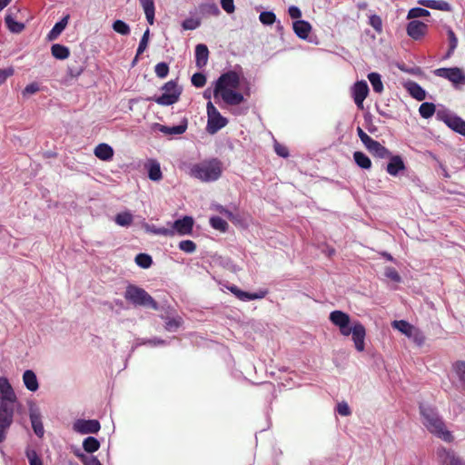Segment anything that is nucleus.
I'll return each mask as SVG.
<instances>
[{"label":"nucleus","mask_w":465,"mask_h":465,"mask_svg":"<svg viewBox=\"0 0 465 465\" xmlns=\"http://www.w3.org/2000/svg\"><path fill=\"white\" fill-rule=\"evenodd\" d=\"M114 223L121 227H129L134 222V215L131 211L126 210L117 213L114 218Z\"/></svg>","instance_id":"28"},{"label":"nucleus","mask_w":465,"mask_h":465,"mask_svg":"<svg viewBox=\"0 0 465 465\" xmlns=\"http://www.w3.org/2000/svg\"><path fill=\"white\" fill-rule=\"evenodd\" d=\"M223 172V162L217 157L205 159L200 163H193L189 167V175L203 183L218 181Z\"/></svg>","instance_id":"4"},{"label":"nucleus","mask_w":465,"mask_h":465,"mask_svg":"<svg viewBox=\"0 0 465 465\" xmlns=\"http://www.w3.org/2000/svg\"><path fill=\"white\" fill-rule=\"evenodd\" d=\"M439 456L441 465H465V460L451 450L443 449Z\"/></svg>","instance_id":"21"},{"label":"nucleus","mask_w":465,"mask_h":465,"mask_svg":"<svg viewBox=\"0 0 465 465\" xmlns=\"http://www.w3.org/2000/svg\"><path fill=\"white\" fill-rule=\"evenodd\" d=\"M220 4L227 14H232L235 10L234 0H220Z\"/></svg>","instance_id":"61"},{"label":"nucleus","mask_w":465,"mask_h":465,"mask_svg":"<svg viewBox=\"0 0 465 465\" xmlns=\"http://www.w3.org/2000/svg\"><path fill=\"white\" fill-rule=\"evenodd\" d=\"M124 297L135 307H145L159 310V303L142 287L129 283L124 291Z\"/></svg>","instance_id":"5"},{"label":"nucleus","mask_w":465,"mask_h":465,"mask_svg":"<svg viewBox=\"0 0 465 465\" xmlns=\"http://www.w3.org/2000/svg\"><path fill=\"white\" fill-rule=\"evenodd\" d=\"M292 30L297 37L302 40H308L312 31V25L303 19L292 22Z\"/></svg>","instance_id":"22"},{"label":"nucleus","mask_w":465,"mask_h":465,"mask_svg":"<svg viewBox=\"0 0 465 465\" xmlns=\"http://www.w3.org/2000/svg\"><path fill=\"white\" fill-rule=\"evenodd\" d=\"M403 87L413 99L419 102L424 101L427 97V91L415 81H405Z\"/></svg>","instance_id":"19"},{"label":"nucleus","mask_w":465,"mask_h":465,"mask_svg":"<svg viewBox=\"0 0 465 465\" xmlns=\"http://www.w3.org/2000/svg\"><path fill=\"white\" fill-rule=\"evenodd\" d=\"M431 9L439 10V11L450 12V11H452V6H451L450 4H449L446 1L433 0V5H432V8Z\"/></svg>","instance_id":"56"},{"label":"nucleus","mask_w":465,"mask_h":465,"mask_svg":"<svg viewBox=\"0 0 465 465\" xmlns=\"http://www.w3.org/2000/svg\"><path fill=\"white\" fill-rule=\"evenodd\" d=\"M384 275L387 278H389L390 280H391L392 282H397V283H400L402 281L401 274L394 267H391V266L386 267L384 270Z\"/></svg>","instance_id":"52"},{"label":"nucleus","mask_w":465,"mask_h":465,"mask_svg":"<svg viewBox=\"0 0 465 465\" xmlns=\"http://www.w3.org/2000/svg\"><path fill=\"white\" fill-rule=\"evenodd\" d=\"M410 339H412L414 341V342L417 343L418 345L423 344L424 340H425L423 333L416 327H415V332H413V335L411 336Z\"/></svg>","instance_id":"63"},{"label":"nucleus","mask_w":465,"mask_h":465,"mask_svg":"<svg viewBox=\"0 0 465 465\" xmlns=\"http://www.w3.org/2000/svg\"><path fill=\"white\" fill-rule=\"evenodd\" d=\"M329 321L339 328L343 336H352L355 349L363 351L365 349L366 329L360 321L351 322V316L341 310H334L329 314Z\"/></svg>","instance_id":"2"},{"label":"nucleus","mask_w":465,"mask_h":465,"mask_svg":"<svg viewBox=\"0 0 465 465\" xmlns=\"http://www.w3.org/2000/svg\"><path fill=\"white\" fill-rule=\"evenodd\" d=\"M419 409L422 424L431 434L446 442L453 440L454 437L451 431L446 429L444 420L435 407L420 403Z\"/></svg>","instance_id":"3"},{"label":"nucleus","mask_w":465,"mask_h":465,"mask_svg":"<svg viewBox=\"0 0 465 465\" xmlns=\"http://www.w3.org/2000/svg\"><path fill=\"white\" fill-rule=\"evenodd\" d=\"M188 128V119L186 117H183L178 124H174L172 126L161 124L158 123H154L153 124V129L159 131L166 135L175 136L181 135L186 132Z\"/></svg>","instance_id":"14"},{"label":"nucleus","mask_w":465,"mask_h":465,"mask_svg":"<svg viewBox=\"0 0 465 465\" xmlns=\"http://www.w3.org/2000/svg\"><path fill=\"white\" fill-rule=\"evenodd\" d=\"M134 262L142 269H149L153 263V257L146 252H139L135 255Z\"/></svg>","instance_id":"38"},{"label":"nucleus","mask_w":465,"mask_h":465,"mask_svg":"<svg viewBox=\"0 0 465 465\" xmlns=\"http://www.w3.org/2000/svg\"><path fill=\"white\" fill-rule=\"evenodd\" d=\"M31 430L35 436L42 439L45 435V428L42 420V414L37 404L31 401Z\"/></svg>","instance_id":"15"},{"label":"nucleus","mask_w":465,"mask_h":465,"mask_svg":"<svg viewBox=\"0 0 465 465\" xmlns=\"http://www.w3.org/2000/svg\"><path fill=\"white\" fill-rule=\"evenodd\" d=\"M170 71L169 64L166 62H160L154 66V73L157 77L164 79L167 77Z\"/></svg>","instance_id":"50"},{"label":"nucleus","mask_w":465,"mask_h":465,"mask_svg":"<svg viewBox=\"0 0 465 465\" xmlns=\"http://www.w3.org/2000/svg\"><path fill=\"white\" fill-rule=\"evenodd\" d=\"M73 430L81 435L96 434L101 430V424L95 419H77L73 423Z\"/></svg>","instance_id":"13"},{"label":"nucleus","mask_w":465,"mask_h":465,"mask_svg":"<svg viewBox=\"0 0 465 465\" xmlns=\"http://www.w3.org/2000/svg\"><path fill=\"white\" fill-rule=\"evenodd\" d=\"M74 454L79 459L83 465H103L96 456L87 455L76 449Z\"/></svg>","instance_id":"36"},{"label":"nucleus","mask_w":465,"mask_h":465,"mask_svg":"<svg viewBox=\"0 0 465 465\" xmlns=\"http://www.w3.org/2000/svg\"><path fill=\"white\" fill-rule=\"evenodd\" d=\"M64 28H63V26H61V25L58 22H56L47 34V40L54 41L57 39L59 35L64 32Z\"/></svg>","instance_id":"54"},{"label":"nucleus","mask_w":465,"mask_h":465,"mask_svg":"<svg viewBox=\"0 0 465 465\" xmlns=\"http://www.w3.org/2000/svg\"><path fill=\"white\" fill-rule=\"evenodd\" d=\"M171 236L179 235H190L193 233L194 219L190 215H183L173 222H169Z\"/></svg>","instance_id":"11"},{"label":"nucleus","mask_w":465,"mask_h":465,"mask_svg":"<svg viewBox=\"0 0 465 465\" xmlns=\"http://www.w3.org/2000/svg\"><path fill=\"white\" fill-rule=\"evenodd\" d=\"M352 156L355 164L361 169L370 170L371 168V160L364 152L355 151Z\"/></svg>","instance_id":"27"},{"label":"nucleus","mask_w":465,"mask_h":465,"mask_svg":"<svg viewBox=\"0 0 465 465\" xmlns=\"http://www.w3.org/2000/svg\"><path fill=\"white\" fill-rule=\"evenodd\" d=\"M391 327L408 338L415 332V326L406 320H395L391 322Z\"/></svg>","instance_id":"25"},{"label":"nucleus","mask_w":465,"mask_h":465,"mask_svg":"<svg viewBox=\"0 0 465 465\" xmlns=\"http://www.w3.org/2000/svg\"><path fill=\"white\" fill-rule=\"evenodd\" d=\"M5 23L7 28L12 33H20L24 30L25 25L19 22H16L11 14H8L5 17Z\"/></svg>","instance_id":"41"},{"label":"nucleus","mask_w":465,"mask_h":465,"mask_svg":"<svg viewBox=\"0 0 465 465\" xmlns=\"http://www.w3.org/2000/svg\"><path fill=\"white\" fill-rule=\"evenodd\" d=\"M370 89L365 80L356 81L351 87V96L355 104L361 108L363 102L369 94Z\"/></svg>","instance_id":"16"},{"label":"nucleus","mask_w":465,"mask_h":465,"mask_svg":"<svg viewBox=\"0 0 465 465\" xmlns=\"http://www.w3.org/2000/svg\"><path fill=\"white\" fill-rule=\"evenodd\" d=\"M145 18L150 25H153L155 21V5L153 0H139Z\"/></svg>","instance_id":"26"},{"label":"nucleus","mask_w":465,"mask_h":465,"mask_svg":"<svg viewBox=\"0 0 465 465\" xmlns=\"http://www.w3.org/2000/svg\"><path fill=\"white\" fill-rule=\"evenodd\" d=\"M83 449L86 453L93 454L100 449L101 443L100 440L94 437L88 436L83 440Z\"/></svg>","instance_id":"32"},{"label":"nucleus","mask_w":465,"mask_h":465,"mask_svg":"<svg viewBox=\"0 0 465 465\" xmlns=\"http://www.w3.org/2000/svg\"><path fill=\"white\" fill-rule=\"evenodd\" d=\"M14 72L15 70L11 66L0 69V84H4L8 77L12 76L14 74Z\"/></svg>","instance_id":"62"},{"label":"nucleus","mask_w":465,"mask_h":465,"mask_svg":"<svg viewBox=\"0 0 465 465\" xmlns=\"http://www.w3.org/2000/svg\"><path fill=\"white\" fill-rule=\"evenodd\" d=\"M386 159L389 161L385 170L390 175L397 177L401 172L406 170V163L401 154H393L391 153V155Z\"/></svg>","instance_id":"17"},{"label":"nucleus","mask_w":465,"mask_h":465,"mask_svg":"<svg viewBox=\"0 0 465 465\" xmlns=\"http://www.w3.org/2000/svg\"><path fill=\"white\" fill-rule=\"evenodd\" d=\"M288 15L293 21L301 20L302 15L301 9L296 5L289 6Z\"/></svg>","instance_id":"60"},{"label":"nucleus","mask_w":465,"mask_h":465,"mask_svg":"<svg viewBox=\"0 0 465 465\" xmlns=\"http://www.w3.org/2000/svg\"><path fill=\"white\" fill-rule=\"evenodd\" d=\"M335 411L339 415L343 417L349 416L351 413V408L346 401L339 402L336 405Z\"/></svg>","instance_id":"57"},{"label":"nucleus","mask_w":465,"mask_h":465,"mask_svg":"<svg viewBox=\"0 0 465 465\" xmlns=\"http://www.w3.org/2000/svg\"><path fill=\"white\" fill-rule=\"evenodd\" d=\"M437 106L432 102H423L419 107V114L423 119H430L434 114L437 117Z\"/></svg>","instance_id":"29"},{"label":"nucleus","mask_w":465,"mask_h":465,"mask_svg":"<svg viewBox=\"0 0 465 465\" xmlns=\"http://www.w3.org/2000/svg\"><path fill=\"white\" fill-rule=\"evenodd\" d=\"M430 15V12L427 10L426 8L416 6L412 7L408 11L407 14V19L411 20H417V18L420 17H426Z\"/></svg>","instance_id":"44"},{"label":"nucleus","mask_w":465,"mask_h":465,"mask_svg":"<svg viewBox=\"0 0 465 465\" xmlns=\"http://www.w3.org/2000/svg\"><path fill=\"white\" fill-rule=\"evenodd\" d=\"M94 153L99 160L108 162L114 158V151L108 143H101L95 146Z\"/></svg>","instance_id":"24"},{"label":"nucleus","mask_w":465,"mask_h":465,"mask_svg":"<svg viewBox=\"0 0 465 465\" xmlns=\"http://www.w3.org/2000/svg\"><path fill=\"white\" fill-rule=\"evenodd\" d=\"M51 54L57 60H65L70 55V49L63 44H53L51 45Z\"/></svg>","instance_id":"30"},{"label":"nucleus","mask_w":465,"mask_h":465,"mask_svg":"<svg viewBox=\"0 0 465 465\" xmlns=\"http://www.w3.org/2000/svg\"><path fill=\"white\" fill-rule=\"evenodd\" d=\"M170 342L166 340H163L160 337H152V338H139L136 340V345H147L150 347H161L166 346Z\"/></svg>","instance_id":"34"},{"label":"nucleus","mask_w":465,"mask_h":465,"mask_svg":"<svg viewBox=\"0 0 465 465\" xmlns=\"http://www.w3.org/2000/svg\"><path fill=\"white\" fill-rule=\"evenodd\" d=\"M427 29L428 25L420 20L411 19L406 25L407 35L416 41L420 40L426 35Z\"/></svg>","instance_id":"18"},{"label":"nucleus","mask_w":465,"mask_h":465,"mask_svg":"<svg viewBox=\"0 0 465 465\" xmlns=\"http://www.w3.org/2000/svg\"><path fill=\"white\" fill-rule=\"evenodd\" d=\"M112 28L114 32L124 36L129 35L131 33L130 25L121 19L114 20L112 24Z\"/></svg>","instance_id":"40"},{"label":"nucleus","mask_w":465,"mask_h":465,"mask_svg":"<svg viewBox=\"0 0 465 465\" xmlns=\"http://www.w3.org/2000/svg\"><path fill=\"white\" fill-rule=\"evenodd\" d=\"M242 71L240 65L223 72L213 82V98L216 104L220 99L228 105H239L245 101L244 94L238 89L241 86Z\"/></svg>","instance_id":"1"},{"label":"nucleus","mask_w":465,"mask_h":465,"mask_svg":"<svg viewBox=\"0 0 465 465\" xmlns=\"http://www.w3.org/2000/svg\"><path fill=\"white\" fill-rule=\"evenodd\" d=\"M463 390L465 391V361H457L452 365Z\"/></svg>","instance_id":"42"},{"label":"nucleus","mask_w":465,"mask_h":465,"mask_svg":"<svg viewBox=\"0 0 465 465\" xmlns=\"http://www.w3.org/2000/svg\"><path fill=\"white\" fill-rule=\"evenodd\" d=\"M178 247L186 253H193L196 250V243L192 240H183L179 242Z\"/></svg>","instance_id":"53"},{"label":"nucleus","mask_w":465,"mask_h":465,"mask_svg":"<svg viewBox=\"0 0 465 465\" xmlns=\"http://www.w3.org/2000/svg\"><path fill=\"white\" fill-rule=\"evenodd\" d=\"M149 40H150V29L146 28V30L143 32V34L139 41V45L136 49L137 56H141L143 54V52L146 50V48L148 47Z\"/></svg>","instance_id":"47"},{"label":"nucleus","mask_w":465,"mask_h":465,"mask_svg":"<svg viewBox=\"0 0 465 465\" xmlns=\"http://www.w3.org/2000/svg\"><path fill=\"white\" fill-rule=\"evenodd\" d=\"M199 10L203 15L218 16L221 14L218 5L213 2L201 4Z\"/></svg>","instance_id":"39"},{"label":"nucleus","mask_w":465,"mask_h":465,"mask_svg":"<svg viewBox=\"0 0 465 465\" xmlns=\"http://www.w3.org/2000/svg\"><path fill=\"white\" fill-rule=\"evenodd\" d=\"M437 120L444 123L452 132L465 137V120L442 104H439Z\"/></svg>","instance_id":"7"},{"label":"nucleus","mask_w":465,"mask_h":465,"mask_svg":"<svg viewBox=\"0 0 465 465\" xmlns=\"http://www.w3.org/2000/svg\"><path fill=\"white\" fill-rule=\"evenodd\" d=\"M367 78L372 87L374 93L381 94L383 91V84L381 75L377 72H371L368 74Z\"/></svg>","instance_id":"35"},{"label":"nucleus","mask_w":465,"mask_h":465,"mask_svg":"<svg viewBox=\"0 0 465 465\" xmlns=\"http://www.w3.org/2000/svg\"><path fill=\"white\" fill-rule=\"evenodd\" d=\"M147 177L153 182H159L163 178L160 163L156 159H149L144 164Z\"/></svg>","instance_id":"20"},{"label":"nucleus","mask_w":465,"mask_h":465,"mask_svg":"<svg viewBox=\"0 0 465 465\" xmlns=\"http://www.w3.org/2000/svg\"><path fill=\"white\" fill-rule=\"evenodd\" d=\"M226 289L242 302L260 300L264 298L269 293L267 289H259L256 292H248L242 290L237 285L232 283L228 284Z\"/></svg>","instance_id":"12"},{"label":"nucleus","mask_w":465,"mask_h":465,"mask_svg":"<svg viewBox=\"0 0 465 465\" xmlns=\"http://www.w3.org/2000/svg\"><path fill=\"white\" fill-rule=\"evenodd\" d=\"M391 151L383 146L380 142L377 143V144L373 147L371 153L377 158L380 159H386L391 155Z\"/></svg>","instance_id":"45"},{"label":"nucleus","mask_w":465,"mask_h":465,"mask_svg":"<svg viewBox=\"0 0 465 465\" xmlns=\"http://www.w3.org/2000/svg\"><path fill=\"white\" fill-rule=\"evenodd\" d=\"M433 74L450 81L455 89H460L465 84V73L458 66L437 68Z\"/></svg>","instance_id":"10"},{"label":"nucleus","mask_w":465,"mask_h":465,"mask_svg":"<svg viewBox=\"0 0 465 465\" xmlns=\"http://www.w3.org/2000/svg\"><path fill=\"white\" fill-rule=\"evenodd\" d=\"M369 24L377 32H380L382 29V21L378 15H371L369 17Z\"/></svg>","instance_id":"59"},{"label":"nucleus","mask_w":465,"mask_h":465,"mask_svg":"<svg viewBox=\"0 0 465 465\" xmlns=\"http://www.w3.org/2000/svg\"><path fill=\"white\" fill-rule=\"evenodd\" d=\"M9 400L10 398H15V393L8 381L5 377H0V399Z\"/></svg>","instance_id":"33"},{"label":"nucleus","mask_w":465,"mask_h":465,"mask_svg":"<svg viewBox=\"0 0 465 465\" xmlns=\"http://www.w3.org/2000/svg\"><path fill=\"white\" fill-rule=\"evenodd\" d=\"M209 49L205 44H198L194 48L195 65L202 69L207 64L209 58Z\"/></svg>","instance_id":"23"},{"label":"nucleus","mask_w":465,"mask_h":465,"mask_svg":"<svg viewBox=\"0 0 465 465\" xmlns=\"http://www.w3.org/2000/svg\"><path fill=\"white\" fill-rule=\"evenodd\" d=\"M216 211L224 215L233 224H242L243 221V218L240 213H234L223 205L218 204L216 206Z\"/></svg>","instance_id":"31"},{"label":"nucleus","mask_w":465,"mask_h":465,"mask_svg":"<svg viewBox=\"0 0 465 465\" xmlns=\"http://www.w3.org/2000/svg\"><path fill=\"white\" fill-rule=\"evenodd\" d=\"M183 321L181 317L167 318L164 328L168 331H176L183 324Z\"/></svg>","instance_id":"48"},{"label":"nucleus","mask_w":465,"mask_h":465,"mask_svg":"<svg viewBox=\"0 0 465 465\" xmlns=\"http://www.w3.org/2000/svg\"><path fill=\"white\" fill-rule=\"evenodd\" d=\"M210 226L221 232H226L229 228L228 223L218 215H213L209 219Z\"/></svg>","instance_id":"37"},{"label":"nucleus","mask_w":465,"mask_h":465,"mask_svg":"<svg viewBox=\"0 0 465 465\" xmlns=\"http://www.w3.org/2000/svg\"><path fill=\"white\" fill-rule=\"evenodd\" d=\"M206 75L203 72H195L191 77L192 84L196 88H202L206 84Z\"/></svg>","instance_id":"49"},{"label":"nucleus","mask_w":465,"mask_h":465,"mask_svg":"<svg viewBox=\"0 0 465 465\" xmlns=\"http://www.w3.org/2000/svg\"><path fill=\"white\" fill-rule=\"evenodd\" d=\"M183 30H195L201 25V20L198 18L187 17L182 22Z\"/></svg>","instance_id":"51"},{"label":"nucleus","mask_w":465,"mask_h":465,"mask_svg":"<svg viewBox=\"0 0 465 465\" xmlns=\"http://www.w3.org/2000/svg\"><path fill=\"white\" fill-rule=\"evenodd\" d=\"M160 90L162 91L161 94L148 96L145 101H153L162 106H170L180 100L183 93V88L178 84L177 79L166 82L161 86Z\"/></svg>","instance_id":"6"},{"label":"nucleus","mask_w":465,"mask_h":465,"mask_svg":"<svg viewBox=\"0 0 465 465\" xmlns=\"http://www.w3.org/2000/svg\"><path fill=\"white\" fill-rule=\"evenodd\" d=\"M445 30L448 36L449 46L457 47L459 41L453 29L450 25H445Z\"/></svg>","instance_id":"55"},{"label":"nucleus","mask_w":465,"mask_h":465,"mask_svg":"<svg viewBox=\"0 0 465 465\" xmlns=\"http://www.w3.org/2000/svg\"><path fill=\"white\" fill-rule=\"evenodd\" d=\"M15 398L9 400L0 399V442L5 439V430L10 427L13 421Z\"/></svg>","instance_id":"8"},{"label":"nucleus","mask_w":465,"mask_h":465,"mask_svg":"<svg viewBox=\"0 0 465 465\" xmlns=\"http://www.w3.org/2000/svg\"><path fill=\"white\" fill-rule=\"evenodd\" d=\"M206 112L208 118L206 124V132L209 134H214L218 133L221 129H223L228 124V119L221 114V113L218 111V109L213 103H207Z\"/></svg>","instance_id":"9"},{"label":"nucleus","mask_w":465,"mask_h":465,"mask_svg":"<svg viewBox=\"0 0 465 465\" xmlns=\"http://www.w3.org/2000/svg\"><path fill=\"white\" fill-rule=\"evenodd\" d=\"M31 465H44L42 459L33 449H31Z\"/></svg>","instance_id":"64"},{"label":"nucleus","mask_w":465,"mask_h":465,"mask_svg":"<svg viewBox=\"0 0 465 465\" xmlns=\"http://www.w3.org/2000/svg\"><path fill=\"white\" fill-rule=\"evenodd\" d=\"M259 20L263 25H272L277 18L273 11H262L260 13Z\"/></svg>","instance_id":"46"},{"label":"nucleus","mask_w":465,"mask_h":465,"mask_svg":"<svg viewBox=\"0 0 465 465\" xmlns=\"http://www.w3.org/2000/svg\"><path fill=\"white\" fill-rule=\"evenodd\" d=\"M144 229L146 232L154 234V235H163V236H171L170 227H157L154 224H144Z\"/></svg>","instance_id":"43"},{"label":"nucleus","mask_w":465,"mask_h":465,"mask_svg":"<svg viewBox=\"0 0 465 465\" xmlns=\"http://www.w3.org/2000/svg\"><path fill=\"white\" fill-rule=\"evenodd\" d=\"M273 148H274V152L275 153L282 157V158H288L289 155H290V153H289V150L286 146L279 143L278 142H274V145H273Z\"/></svg>","instance_id":"58"}]
</instances>
